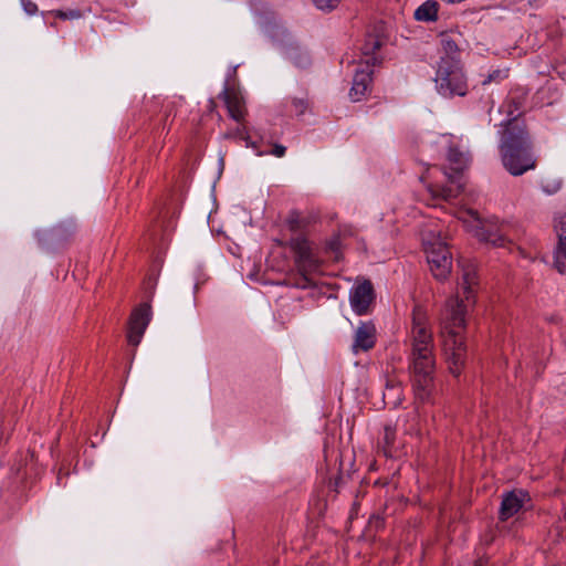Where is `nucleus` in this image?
I'll return each instance as SVG.
<instances>
[{"label": "nucleus", "instance_id": "nucleus-1", "mask_svg": "<svg viewBox=\"0 0 566 566\" xmlns=\"http://www.w3.org/2000/svg\"><path fill=\"white\" fill-rule=\"evenodd\" d=\"M410 368L413 394L421 402L430 401L434 386L436 358L433 337L426 313L421 308L413 311L410 333Z\"/></svg>", "mask_w": 566, "mask_h": 566}, {"label": "nucleus", "instance_id": "nucleus-2", "mask_svg": "<svg viewBox=\"0 0 566 566\" xmlns=\"http://www.w3.org/2000/svg\"><path fill=\"white\" fill-rule=\"evenodd\" d=\"M465 326V306L458 296L450 298L441 316V337L449 370L459 376L465 361V345L461 331Z\"/></svg>", "mask_w": 566, "mask_h": 566}, {"label": "nucleus", "instance_id": "nucleus-3", "mask_svg": "<svg viewBox=\"0 0 566 566\" xmlns=\"http://www.w3.org/2000/svg\"><path fill=\"white\" fill-rule=\"evenodd\" d=\"M500 153L503 166L513 176H521L536 167L527 134L517 119L505 124Z\"/></svg>", "mask_w": 566, "mask_h": 566}, {"label": "nucleus", "instance_id": "nucleus-4", "mask_svg": "<svg viewBox=\"0 0 566 566\" xmlns=\"http://www.w3.org/2000/svg\"><path fill=\"white\" fill-rule=\"evenodd\" d=\"M430 271L437 280H446L452 269V255L441 232L428 229L422 234Z\"/></svg>", "mask_w": 566, "mask_h": 566}, {"label": "nucleus", "instance_id": "nucleus-5", "mask_svg": "<svg viewBox=\"0 0 566 566\" xmlns=\"http://www.w3.org/2000/svg\"><path fill=\"white\" fill-rule=\"evenodd\" d=\"M434 83L438 93L444 97L464 96L468 91L464 73L459 60L454 56L440 60Z\"/></svg>", "mask_w": 566, "mask_h": 566}, {"label": "nucleus", "instance_id": "nucleus-6", "mask_svg": "<svg viewBox=\"0 0 566 566\" xmlns=\"http://www.w3.org/2000/svg\"><path fill=\"white\" fill-rule=\"evenodd\" d=\"M381 45L378 39L373 38L364 49V60H361L355 70L353 85L349 96L354 102H359L366 95L371 83L373 66L379 62V59L370 52Z\"/></svg>", "mask_w": 566, "mask_h": 566}, {"label": "nucleus", "instance_id": "nucleus-7", "mask_svg": "<svg viewBox=\"0 0 566 566\" xmlns=\"http://www.w3.org/2000/svg\"><path fill=\"white\" fill-rule=\"evenodd\" d=\"M458 218L467 223L471 230L475 231V234L485 242H489L495 247H505L507 240L504 233L501 231H493L489 229L485 223L481 221L476 212L471 209L461 210L458 212Z\"/></svg>", "mask_w": 566, "mask_h": 566}, {"label": "nucleus", "instance_id": "nucleus-8", "mask_svg": "<svg viewBox=\"0 0 566 566\" xmlns=\"http://www.w3.org/2000/svg\"><path fill=\"white\" fill-rule=\"evenodd\" d=\"M374 290L368 281H364L354 285L349 291L350 307L357 315H366L369 313L374 302Z\"/></svg>", "mask_w": 566, "mask_h": 566}, {"label": "nucleus", "instance_id": "nucleus-9", "mask_svg": "<svg viewBox=\"0 0 566 566\" xmlns=\"http://www.w3.org/2000/svg\"><path fill=\"white\" fill-rule=\"evenodd\" d=\"M439 143L442 147H448L447 158L454 166L455 172L467 167L470 161V154L460 139L452 135H442Z\"/></svg>", "mask_w": 566, "mask_h": 566}, {"label": "nucleus", "instance_id": "nucleus-10", "mask_svg": "<svg viewBox=\"0 0 566 566\" xmlns=\"http://www.w3.org/2000/svg\"><path fill=\"white\" fill-rule=\"evenodd\" d=\"M151 310L148 304L137 307L130 317L127 339L133 346H137L150 322Z\"/></svg>", "mask_w": 566, "mask_h": 566}, {"label": "nucleus", "instance_id": "nucleus-11", "mask_svg": "<svg viewBox=\"0 0 566 566\" xmlns=\"http://www.w3.org/2000/svg\"><path fill=\"white\" fill-rule=\"evenodd\" d=\"M376 343V327L371 322H361L355 332L353 352H367Z\"/></svg>", "mask_w": 566, "mask_h": 566}, {"label": "nucleus", "instance_id": "nucleus-12", "mask_svg": "<svg viewBox=\"0 0 566 566\" xmlns=\"http://www.w3.org/2000/svg\"><path fill=\"white\" fill-rule=\"evenodd\" d=\"M528 501V495L523 490H516L506 493L503 496L500 517L501 520H507L516 514L524 505V503Z\"/></svg>", "mask_w": 566, "mask_h": 566}, {"label": "nucleus", "instance_id": "nucleus-13", "mask_svg": "<svg viewBox=\"0 0 566 566\" xmlns=\"http://www.w3.org/2000/svg\"><path fill=\"white\" fill-rule=\"evenodd\" d=\"M222 94L230 116L237 122L242 120L245 115L243 97L238 92L228 88H224Z\"/></svg>", "mask_w": 566, "mask_h": 566}, {"label": "nucleus", "instance_id": "nucleus-14", "mask_svg": "<svg viewBox=\"0 0 566 566\" xmlns=\"http://www.w3.org/2000/svg\"><path fill=\"white\" fill-rule=\"evenodd\" d=\"M459 266L462 272L460 287L463 291L465 298L470 300L474 292L473 286L476 283L475 268L473 264L465 263L463 261H459Z\"/></svg>", "mask_w": 566, "mask_h": 566}, {"label": "nucleus", "instance_id": "nucleus-15", "mask_svg": "<svg viewBox=\"0 0 566 566\" xmlns=\"http://www.w3.org/2000/svg\"><path fill=\"white\" fill-rule=\"evenodd\" d=\"M297 263L304 272H313L318 269V260L314 256L311 247L306 242L298 245Z\"/></svg>", "mask_w": 566, "mask_h": 566}, {"label": "nucleus", "instance_id": "nucleus-16", "mask_svg": "<svg viewBox=\"0 0 566 566\" xmlns=\"http://www.w3.org/2000/svg\"><path fill=\"white\" fill-rule=\"evenodd\" d=\"M438 14V3L428 0L418 7L415 11V18L418 21H434Z\"/></svg>", "mask_w": 566, "mask_h": 566}, {"label": "nucleus", "instance_id": "nucleus-17", "mask_svg": "<svg viewBox=\"0 0 566 566\" xmlns=\"http://www.w3.org/2000/svg\"><path fill=\"white\" fill-rule=\"evenodd\" d=\"M554 259L557 271L562 274L566 273V234L560 235Z\"/></svg>", "mask_w": 566, "mask_h": 566}, {"label": "nucleus", "instance_id": "nucleus-18", "mask_svg": "<svg viewBox=\"0 0 566 566\" xmlns=\"http://www.w3.org/2000/svg\"><path fill=\"white\" fill-rule=\"evenodd\" d=\"M440 42L442 50L446 54V56H441L440 60L449 59L450 56H454V59H458V45L449 35H442Z\"/></svg>", "mask_w": 566, "mask_h": 566}, {"label": "nucleus", "instance_id": "nucleus-19", "mask_svg": "<svg viewBox=\"0 0 566 566\" xmlns=\"http://www.w3.org/2000/svg\"><path fill=\"white\" fill-rule=\"evenodd\" d=\"M316 9L331 12L335 10L342 2V0H312Z\"/></svg>", "mask_w": 566, "mask_h": 566}, {"label": "nucleus", "instance_id": "nucleus-20", "mask_svg": "<svg viewBox=\"0 0 566 566\" xmlns=\"http://www.w3.org/2000/svg\"><path fill=\"white\" fill-rule=\"evenodd\" d=\"M429 192L436 198V197H439V198H442L444 200H449L453 197L457 196V193L453 192V190L451 188H447V187H443V188H433V187H429L428 188Z\"/></svg>", "mask_w": 566, "mask_h": 566}, {"label": "nucleus", "instance_id": "nucleus-21", "mask_svg": "<svg viewBox=\"0 0 566 566\" xmlns=\"http://www.w3.org/2000/svg\"><path fill=\"white\" fill-rule=\"evenodd\" d=\"M51 14L55 18L62 19V20H75L80 19L82 17L81 12L78 10H53L51 11Z\"/></svg>", "mask_w": 566, "mask_h": 566}, {"label": "nucleus", "instance_id": "nucleus-22", "mask_svg": "<svg viewBox=\"0 0 566 566\" xmlns=\"http://www.w3.org/2000/svg\"><path fill=\"white\" fill-rule=\"evenodd\" d=\"M507 70H494L493 72H491L483 81H482V84L483 85H486L489 83H492V82H501L503 81L504 78L507 77Z\"/></svg>", "mask_w": 566, "mask_h": 566}, {"label": "nucleus", "instance_id": "nucleus-23", "mask_svg": "<svg viewBox=\"0 0 566 566\" xmlns=\"http://www.w3.org/2000/svg\"><path fill=\"white\" fill-rule=\"evenodd\" d=\"M285 151H286V148L283 145L275 144L271 151L256 150V155L264 156V155L271 154L277 158H281L285 155Z\"/></svg>", "mask_w": 566, "mask_h": 566}, {"label": "nucleus", "instance_id": "nucleus-24", "mask_svg": "<svg viewBox=\"0 0 566 566\" xmlns=\"http://www.w3.org/2000/svg\"><path fill=\"white\" fill-rule=\"evenodd\" d=\"M24 12L29 15H34L38 12V6L30 0H20Z\"/></svg>", "mask_w": 566, "mask_h": 566}, {"label": "nucleus", "instance_id": "nucleus-25", "mask_svg": "<svg viewBox=\"0 0 566 566\" xmlns=\"http://www.w3.org/2000/svg\"><path fill=\"white\" fill-rule=\"evenodd\" d=\"M293 105L298 114H303L306 109V103L303 99H294Z\"/></svg>", "mask_w": 566, "mask_h": 566}, {"label": "nucleus", "instance_id": "nucleus-26", "mask_svg": "<svg viewBox=\"0 0 566 566\" xmlns=\"http://www.w3.org/2000/svg\"><path fill=\"white\" fill-rule=\"evenodd\" d=\"M448 178L450 179V181L454 185H457V188H458V192H460L463 188V182H462V178L461 177H455V176H452V175H449Z\"/></svg>", "mask_w": 566, "mask_h": 566}, {"label": "nucleus", "instance_id": "nucleus-27", "mask_svg": "<svg viewBox=\"0 0 566 566\" xmlns=\"http://www.w3.org/2000/svg\"><path fill=\"white\" fill-rule=\"evenodd\" d=\"M242 139L245 142V146L256 150V143L252 142L248 135H242Z\"/></svg>", "mask_w": 566, "mask_h": 566}, {"label": "nucleus", "instance_id": "nucleus-28", "mask_svg": "<svg viewBox=\"0 0 566 566\" xmlns=\"http://www.w3.org/2000/svg\"><path fill=\"white\" fill-rule=\"evenodd\" d=\"M392 434H394V432L391 431L390 428L385 429V439H386L387 443L391 442Z\"/></svg>", "mask_w": 566, "mask_h": 566}, {"label": "nucleus", "instance_id": "nucleus-29", "mask_svg": "<svg viewBox=\"0 0 566 566\" xmlns=\"http://www.w3.org/2000/svg\"><path fill=\"white\" fill-rule=\"evenodd\" d=\"M329 249H332V250H336L337 249L336 241H333V242L329 243Z\"/></svg>", "mask_w": 566, "mask_h": 566}, {"label": "nucleus", "instance_id": "nucleus-30", "mask_svg": "<svg viewBox=\"0 0 566 566\" xmlns=\"http://www.w3.org/2000/svg\"><path fill=\"white\" fill-rule=\"evenodd\" d=\"M387 389L394 390V389H396V387L394 384H391V385H387Z\"/></svg>", "mask_w": 566, "mask_h": 566}]
</instances>
